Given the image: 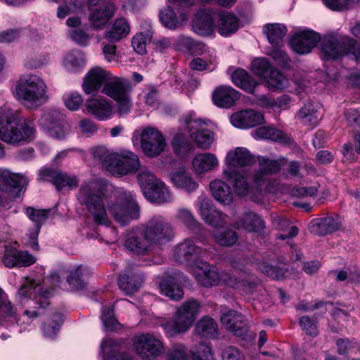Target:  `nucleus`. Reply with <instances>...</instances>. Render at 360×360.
Segmentation results:
<instances>
[{"instance_id":"1","label":"nucleus","mask_w":360,"mask_h":360,"mask_svg":"<svg viewBox=\"0 0 360 360\" xmlns=\"http://www.w3.org/2000/svg\"><path fill=\"white\" fill-rule=\"evenodd\" d=\"M105 190L103 181L90 179L83 182L78 191L79 202L96 224L110 225L109 215L122 226L139 217V207L132 192L122 188L115 189L107 200L106 209L103 200Z\"/></svg>"},{"instance_id":"2","label":"nucleus","mask_w":360,"mask_h":360,"mask_svg":"<svg viewBox=\"0 0 360 360\" xmlns=\"http://www.w3.org/2000/svg\"><path fill=\"white\" fill-rule=\"evenodd\" d=\"M36 134L34 122L20 120V112L7 106L0 108V140L9 144L32 141Z\"/></svg>"},{"instance_id":"3","label":"nucleus","mask_w":360,"mask_h":360,"mask_svg":"<svg viewBox=\"0 0 360 360\" xmlns=\"http://www.w3.org/2000/svg\"><path fill=\"white\" fill-rule=\"evenodd\" d=\"M13 95L22 105L30 110H36L49 101L45 82L40 77L32 74L20 76Z\"/></svg>"},{"instance_id":"4","label":"nucleus","mask_w":360,"mask_h":360,"mask_svg":"<svg viewBox=\"0 0 360 360\" xmlns=\"http://www.w3.org/2000/svg\"><path fill=\"white\" fill-rule=\"evenodd\" d=\"M201 310V304L195 300L191 299L176 308L172 319L161 323V326L169 338L175 337L187 332Z\"/></svg>"},{"instance_id":"5","label":"nucleus","mask_w":360,"mask_h":360,"mask_svg":"<svg viewBox=\"0 0 360 360\" xmlns=\"http://www.w3.org/2000/svg\"><path fill=\"white\" fill-rule=\"evenodd\" d=\"M321 52L326 59L337 60L344 56L352 58L360 57V44L348 37L326 35L321 44Z\"/></svg>"},{"instance_id":"6","label":"nucleus","mask_w":360,"mask_h":360,"mask_svg":"<svg viewBox=\"0 0 360 360\" xmlns=\"http://www.w3.org/2000/svg\"><path fill=\"white\" fill-rule=\"evenodd\" d=\"M20 297H22L20 302L22 304L27 303L28 309H27L24 314L30 319H34L40 314L37 311L35 305H39V308L45 307L49 303L46 300H42L51 294L50 290H43V286L39 281L30 279L22 285L18 291Z\"/></svg>"},{"instance_id":"7","label":"nucleus","mask_w":360,"mask_h":360,"mask_svg":"<svg viewBox=\"0 0 360 360\" xmlns=\"http://www.w3.org/2000/svg\"><path fill=\"white\" fill-rule=\"evenodd\" d=\"M141 226L153 245L167 243L172 240L175 236L171 223L160 215L153 217Z\"/></svg>"},{"instance_id":"8","label":"nucleus","mask_w":360,"mask_h":360,"mask_svg":"<svg viewBox=\"0 0 360 360\" xmlns=\"http://www.w3.org/2000/svg\"><path fill=\"white\" fill-rule=\"evenodd\" d=\"M132 347L136 354L146 360H154L165 352L162 341L150 333L136 336Z\"/></svg>"},{"instance_id":"9","label":"nucleus","mask_w":360,"mask_h":360,"mask_svg":"<svg viewBox=\"0 0 360 360\" xmlns=\"http://www.w3.org/2000/svg\"><path fill=\"white\" fill-rule=\"evenodd\" d=\"M184 122L188 129L191 139L201 148H209L214 141V134L207 128L205 122L195 117L193 113L183 117Z\"/></svg>"},{"instance_id":"10","label":"nucleus","mask_w":360,"mask_h":360,"mask_svg":"<svg viewBox=\"0 0 360 360\" xmlns=\"http://www.w3.org/2000/svg\"><path fill=\"white\" fill-rule=\"evenodd\" d=\"M191 272L195 277L198 283L205 287H211L219 284L227 286V282L224 279V276L231 274V273L226 271L219 273L216 266L202 262H199V264L193 267Z\"/></svg>"},{"instance_id":"11","label":"nucleus","mask_w":360,"mask_h":360,"mask_svg":"<svg viewBox=\"0 0 360 360\" xmlns=\"http://www.w3.org/2000/svg\"><path fill=\"white\" fill-rule=\"evenodd\" d=\"M141 144L146 155L155 158L160 155L166 146L162 133L155 127L145 128L141 134Z\"/></svg>"},{"instance_id":"12","label":"nucleus","mask_w":360,"mask_h":360,"mask_svg":"<svg viewBox=\"0 0 360 360\" xmlns=\"http://www.w3.org/2000/svg\"><path fill=\"white\" fill-rule=\"evenodd\" d=\"M38 179L52 182L58 190H72L78 186L76 176L48 167H43L39 170Z\"/></svg>"},{"instance_id":"13","label":"nucleus","mask_w":360,"mask_h":360,"mask_svg":"<svg viewBox=\"0 0 360 360\" xmlns=\"http://www.w3.org/2000/svg\"><path fill=\"white\" fill-rule=\"evenodd\" d=\"M116 161H112L109 173L115 176H122L136 171L140 162L138 156L129 150L117 153Z\"/></svg>"},{"instance_id":"14","label":"nucleus","mask_w":360,"mask_h":360,"mask_svg":"<svg viewBox=\"0 0 360 360\" xmlns=\"http://www.w3.org/2000/svg\"><path fill=\"white\" fill-rule=\"evenodd\" d=\"M254 162V157L245 148H236L229 151L226 158V165L223 169L224 176L232 177L238 167L250 165Z\"/></svg>"},{"instance_id":"15","label":"nucleus","mask_w":360,"mask_h":360,"mask_svg":"<svg viewBox=\"0 0 360 360\" xmlns=\"http://www.w3.org/2000/svg\"><path fill=\"white\" fill-rule=\"evenodd\" d=\"M41 123L49 134L54 139H64L69 131L67 123L60 118V114L57 111L45 112L41 117Z\"/></svg>"},{"instance_id":"16","label":"nucleus","mask_w":360,"mask_h":360,"mask_svg":"<svg viewBox=\"0 0 360 360\" xmlns=\"http://www.w3.org/2000/svg\"><path fill=\"white\" fill-rule=\"evenodd\" d=\"M111 72L100 67L90 69L83 79L82 88L86 94H94L100 91L109 79Z\"/></svg>"},{"instance_id":"17","label":"nucleus","mask_w":360,"mask_h":360,"mask_svg":"<svg viewBox=\"0 0 360 360\" xmlns=\"http://www.w3.org/2000/svg\"><path fill=\"white\" fill-rule=\"evenodd\" d=\"M200 252L201 249L192 240L186 239L175 248L174 257L177 262L186 264L192 270L199 264L197 257Z\"/></svg>"},{"instance_id":"18","label":"nucleus","mask_w":360,"mask_h":360,"mask_svg":"<svg viewBox=\"0 0 360 360\" xmlns=\"http://www.w3.org/2000/svg\"><path fill=\"white\" fill-rule=\"evenodd\" d=\"M124 246L136 254H143L146 252L153 244L142 226H140L127 232Z\"/></svg>"},{"instance_id":"19","label":"nucleus","mask_w":360,"mask_h":360,"mask_svg":"<svg viewBox=\"0 0 360 360\" xmlns=\"http://www.w3.org/2000/svg\"><path fill=\"white\" fill-rule=\"evenodd\" d=\"M342 223L343 218L339 214H333L313 220L309 228L311 232L319 236H325L339 231Z\"/></svg>"},{"instance_id":"20","label":"nucleus","mask_w":360,"mask_h":360,"mask_svg":"<svg viewBox=\"0 0 360 360\" xmlns=\"http://www.w3.org/2000/svg\"><path fill=\"white\" fill-rule=\"evenodd\" d=\"M320 41V36L310 30L297 32L291 39L292 50L300 54L309 53Z\"/></svg>"},{"instance_id":"21","label":"nucleus","mask_w":360,"mask_h":360,"mask_svg":"<svg viewBox=\"0 0 360 360\" xmlns=\"http://www.w3.org/2000/svg\"><path fill=\"white\" fill-rule=\"evenodd\" d=\"M230 121L237 128L248 129L264 123V117L262 113L249 109L233 113Z\"/></svg>"},{"instance_id":"22","label":"nucleus","mask_w":360,"mask_h":360,"mask_svg":"<svg viewBox=\"0 0 360 360\" xmlns=\"http://www.w3.org/2000/svg\"><path fill=\"white\" fill-rule=\"evenodd\" d=\"M131 82L123 77H119L111 74L108 82L101 89V92L113 100L131 91Z\"/></svg>"},{"instance_id":"23","label":"nucleus","mask_w":360,"mask_h":360,"mask_svg":"<svg viewBox=\"0 0 360 360\" xmlns=\"http://www.w3.org/2000/svg\"><path fill=\"white\" fill-rule=\"evenodd\" d=\"M240 94L231 86H219L212 92V98L215 105L229 108L239 99Z\"/></svg>"},{"instance_id":"24","label":"nucleus","mask_w":360,"mask_h":360,"mask_svg":"<svg viewBox=\"0 0 360 360\" xmlns=\"http://www.w3.org/2000/svg\"><path fill=\"white\" fill-rule=\"evenodd\" d=\"M215 13L209 10L200 11L193 22V31L201 36H210L214 33V18Z\"/></svg>"},{"instance_id":"25","label":"nucleus","mask_w":360,"mask_h":360,"mask_svg":"<svg viewBox=\"0 0 360 360\" xmlns=\"http://www.w3.org/2000/svg\"><path fill=\"white\" fill-rule=\"evenodd\" d=\"M86 108L89 112L99 120H105L111 117L113 107L110 101L105 98H96L86 101Z\"/></svg>"},{"instance_id":"26","label":"nucleus","mask_w":360,"mask_h":360,"mask_svg":"<svg viewBox=\"0 0 360 360\" xmlns=\"http://www.w3.org/2000/svg\"><path fill=\"white\" fill-rule=\"evenodd\" d=\"M159 17L162 25L171 30L183 26L188 20L187 14L185 12L182 11L175 12L174 8L169 6L160 10Z\"/></svg>"},{"instance_id":"27","label":"nucleus","mask_w":360,"mask_h":360,"mask_svg":"<svg viewBox=\"0 0 360 360\" xmlns=\"http://www.w3.org/2000/svg\"><path fill=\"white\" fill-rule=\"evenodd\" d=\"M320 108L319 103L308 101L300 108L296 117L303 125L313 128L321 120Z\"/></svg>"},{"instance_id":"28","label":"nucleus","mask_w":360,"mask_h":360,"mask_svg":"<svg viewBox=\"0 0 360 360\" xmlns=\"http://www.w3.org/2000/svg\"><path fill=\"white\" fill-rule=\"evenodd\" d=\"M115 6L112 2H107L94 9L89 15V21L94 29L102 28L114 15Z\"/></svg>"},{"instance_id":"29","label":"nucleus","mask_w":360,"mask_h":360,"mask_svg":"<svg viewBox=\"0 0 360 360\" xmlns=\"http://www.w3.org/2000/svg\"><path fill=\"white\" fill-rule=\"evenodd\" d=\"M172 184L187 193H193L198 188V184L184 167L179 168L170 175Z\"/></svg>"},{"instance_id":"30","label":"nucleus","mask_w":360,"mask_h":360,"mask_svg":"<svg viewBox=\"0 0 360 360\" xmlns=\"http://www.w3.org/2000/svg\"><path fill=\"white\" fill-rule=\"evenodd\" d=\"M224 279L227 282V287L232 288L246 294L252 293L257 287L256 280L249 274L243 275L240 277H238L232 274H225Z\"/></svg>"},{"instance_id":"31","label":"nucleus","mask_w":360,"mask_h":360,"mask_svg":"<svg viewBox=\"0 0 360 360\" xmlns=\"http://www.w3.org/2000/svg\"><path fill=\"white\" fill-rule=\"evenodd\" d=\"M223 326L236 335L240 336L246 331L247 323L244 316L235 311H229L221 317Z\"/></svg>"},{"instance_id":"32","label":"nucleus","mask_w":360,"mask_h":360,"mask_svg":"<svg viewBox=\"0 0 360 360\" xmlns=\"http://www.w3.org/2000/svg\"><path fill=\"white\" fill-rule=\"evenodd\" d=\"M27 184L28 179L25 176L0 169V190L22 188Z\"/></svg>"},{"instance_id":"33","label":"nucleus","mask_w":360,"mask_h":360,"mask_svg":"<svg viewBox=\"0 0 360 360\" xmlns=\"http://www.w3.org/2000/svg\"><path fill=\"white\" fill-rule=\"evenodd\" d=\"M86 60V56L83 51L73 49L65 56L63 66L68 72L78 73L84 68Z\"/></svg>"},{"instance_id":"34","label":"nucleus","mask_w":360,"mask_h":360,"mask_svg":"<svg viewBox=\"0 0 360 360\" xmlns=\"http://www.w3.org/2000/svg\"><path fill=\"white\" fill-rule=\"evenodd\" d=\"M238 29V20L228 11H223L218 15L217 30L221 36H229L236 32Z\"/></svg>"},{"instance_id":"35","label":"nucleus","mask_w":360,"mask_h":360,"mask_svg":"<svg viewBox=\"0 0 360 360\" xmlns=\"http://www.w3.org/2000/svg\"><path fill=\"white\" fill-rule=\"evenodd\" d=\"M219 164L215 155L210 153L196 155L192 162L193 169L197 174H202L214 169Z\"/></svg>"},{"instance_id":"36","label":"nucleus","mask_w":360,"mask_h":360,"mask_svg":"<svg viewBox=\"0 0 360 360\" xmlns=\"http://www.w3.org/2000/svg\"><path fill=\"white\" fill-rule=\"evenodd\" d=\"M130 32V25L125 18H117L108 29L104 37L111 42H115L126 37Z\"/></svg>"},{"instance_id":"37","label":"nucleus","mask_w":360,"mask_h":360,"mask_svg":"<svg viewBox=\"0 0 360 360\" xmlns=\"http://www.w3.org/2000/svg\"><path fill=\"white\" fill-rule=\"evenodd\" d=\"M210 188L214 198L220 203L228 205L233 202V197L230 187L221 180L211 181Z\"/></svg>"},{"instance_id":"38","label":"nucleus","mask_w":360,"mask_h":360,"mask_svg":"<svg viewBox=\"0 0 360 360\" xmlns=\"http://www.w3.org/2000/svg\"><path fill=\"white\" fill-rule=\"evenodd\" d=\"M237 229H242L250 232H259L264 229V222L257 214L245 212L235 224Z\"/></svg>"},{"instance_id":"39","label":"nucleus","mask_w":360,"mask_h":360,"mask_svg":"<svg viewBox=\"0 0 360 360\" xmlns=\"http://www.w3.org/2000/svg\"><path fill=\"white\" fill-rule=\"evenodd\" d=\"M143 195L150 202L158 204L167 203L172 200L170 192L162 181L143 192Z\"/></svg>"},{"instance_id":"40","label":"nucleus","mask_w":360,"mask_h":360,"mask_svg":"<svg viewBox=\"0 0 360 360\" xmlns=\"http://www.w3.org/2000/svg\"><path fill=\"white\" fill-rule=\"evenodd\" d=\"M17 308L0 288V325L17 320Z\"/></svg>"},{"instance_id":"41","label":"nucleus","mask_w":360,"mask_h":360,"mask_svg":"<svg viewBox=\"0 0 360 360\" xmlns=\"http://www.w3.org/2000/svg\"><path fill=\"white\" fill-rule=\"evenodd\" d=\"M263 32L273 47H281L287 29L281 24H269L264 27Z\"/></svg>"},{"instance_id":"42","label":"nucleus","mask_w":360,"mask_h":360,"mask_svg":"<svg viewBox=\"0 0 360 360\" xmlns=\"http://www.w3.org/2000/svg\"><path fill=\"white\" fill-rule=\"evenodd\" d=\"M233 83L238 87L248 92L253 93L257 82L243 69L238 68L231 75Z\"/></svg>"},{"instance_id":"43","label":"nucleus","mask_w":360,"mask_h":360,"mask_svg":"<svg viewBox=\"0 0 360 360\" xmlns=\"http://www.w3.org/2000/svg\"><path fill=\"white\" fill-rule=\"evenodd\" d=\"M218 328L213 319L205 316L196 324L195 332L197 335L204 337L214 338L217 336Z\"/></svg>"},{"instance_id":"44","label":"nucleus","mask_w":360,"mask_h":360,"mask_svg":"<svg viewBox=\"0 0 360 360\" xmlns=\"http://www.w3.org/2000/svg\"><path fill=\"white\" fill-rule=\"evenodd\" d=\"M162 294L173 300H179L183 297L184 292L174 279L165 278L160 283Z\"/></svg>"},{"instance_id":"45","label":"nucleus","mask_w":360,"mask_h":360,"mask_svg":"<svg viewBox=\"0 0 360 360\" xmlns=\"http://www.w3.org/2000/svg\"><path fill=\"white\" fill-rule=\"evenodd\" d=\"M93 157L101 161L102 167L110 172L112 161H116L117 153L109 151L105 146H96L91 148Z\"/></svg>"},{"instance_id":"46","label":"nucleus","mask_w":360,"mask_h":360,"mask_svg":"<svg viewBox=\"0 0 360 360\" xmlns=\"http://www.w3.org/2000/svg\"><path fill=\"white\" fill-rule=\"evenodd\" d=\"M259 269L267 276L276 280L283 278L288 270L283 262L276 263L274 261H272L271 264L260 263Z\"/></svg>"},{"instance_id":"47","label":"nucleus","mask_w":360,"mask_h":360,"mask_svg":"<svg viewBox=\"0 0 360 360\" xmlns=\"http://www.w3.org/2000/svg\"><path fill=\"white\" fill-rule=\"evenodd\" d=\"M176 222L181 223L191 230L199 229L200 224L190 209L179 207L176 210L174 216Z\"/></svg>"},{"instance_id":"48","label":"nucleus","mask_w":360,"mask_h":360,"mask_svg":"<svg viewBox=\"0 0 360 360\" xmlns=\"http://www.w3.org/2000/svg\"><path fill=\"white\" fill-rule=\"evenodd\" d=\"M26 213L29 219L35 224L36 231L32 238L33 247L37 246V243L34 242L35 237L38 235L41 226L46 221L50 213L49 210H37L33 207H27Z\"/></svg>"},{"instance_id":"49","label":"nucleus","mask_w":360,"mask_h":360,"mask_svg":"<svg viewBox=\"0 0 360 360\" xmlns=\"http://www.w3.org/2000/svg\"><path fill=\"white\" fill-rule=\"evenodd\" d=\"M253 136L255 139H269L274 141H285L287 139L282 131L271 127H262L257 129L253 133Z\"/></svg>"},{"instance_id":"50","label":"nucleus","mask_w":360,"mask_h":360,"mask_svg":"<svg viewBox=\"0 0 360 360\" xmlns=\"http://www.w3.org/2000/svg\"><path fill=\"white\" fill-rule=\"evenodd\" d=\"M142 281L136 275L122 274L118 278L120 288L127 295L136 291L141 285Z\"/></svg>"},{"instance_id":"51","label":"nucleus","mask_w":360,"mask_h":360,"mask_svg":"<svg viewBox=\"0 0 360 360\" xmlns=\"http://www.w3.org/2000/svg\"><path fill=\"white\" fill-rule=\"evenodd\" d=\"M214 241L221 246L229 247L233 245L238 240V234L231 229L215 231L212 233Z\"/></svg>"},{"instance_id":"52","label":"nucleus","mask_w":360,"mask_h":360,"mask_svg":"<svg viewBox=\"0 0 360 360\" xmlns=\"http://www.w3.org/2000/svg\"><path fill=\"white\" fill-rule=\"evenodd\" d=\"M264 80L269 86L276 89H283L288 85L286 77L274 68L270 70Z\"/></svg>"},{"instance_id":"53","label":"nucleus","mask_w":360,"mask_h":360,"mask_svg":"<svg viewBox=\"0 0 360 360\" xmlns=\"http://www.w3.org/2000/svg\"><path fill=\"white\" fill-rule=\"evenodd\" d=\"M63 321V315L61 314H53L43 325L42 329L44 335L49 338H54L58 332Z\"/></svg>"},{"instance_id":"54","label":"nucleus","mask_w":360,"mask_h":360,"mask_svg":"<svg viewBox=\"0 0 360 360\" xmlns=\"http://www.w3.org/2000/svg\"><path fill=\"white\" fill-rule=\"evenodd\" d=\"M200 46V44L185 35H180L173 39V46L175 49L179 51L193 52L195 51Z\"/></svg>"},{"instance_id":"55","label":"nucleus","mask_w":360,"mask_h":360,"mask_svg":"<svg viewBox=\"0 0 360 360\" xmlns=\"http://www.w3.org/2000/svg\"><path fill=\"white\" fill-rule=\"evenodd\" d=\"M138 181L143 193L154 186L161 181L156 178L154 174L146 168H141L137 176Z\"/></svg>"},{"instance_id":"56","label":"nucleus","mask_w":360,"mask_h":360,"mask_svg":"<svg viewBox=\"0 0 360 360\" xmlns=\"http://www.w3.org/2000/svg\"><path fill=\"white\" fill-rule=\"evenodd\" d=\"M189 67L191 70L196 71H213L216 68V58L215 56H210L206 59L195 58L189 63Z\"/></svg>"},{"instance_id":"57","label":"nucleus","mask_w":360,"mask_h":360,"mask_svg":"<svg viewBox=\"0 0 360 360\" xmlns=\"http://www.w3.org/2000/svg\"><path fill=\"white\" fill-rule=\"evenodd\" d=\"M191 354L192 360H214L210 347L203 342L192 348Z\"/></svg>"},{"instance_id":"58","label":"nucleus","mask_w":360,"mask_h":360,"mask_svg":"<svg viewBox=\"0 0 360 360\" xmlns=\"http://www.w3.org/2000/svg\"><path fill=\"white\" fill-rule=\"evenodd\" d=\"M65 107L72 111L77 110L83 103L82 96L77 91L67 92L63 96Z\"/></svg>"},{"instance_id":"59","label":"nucleus","mask_w":360,"mask_h":360,"mask_svg":"<svg viewBox=\"0 0 360 360\" xmlns=\"http://www.w3.org/2000/svg\"><path fill=\"white\" fill-rule=\"evenodd\" d=\"M150 40L151 35L149 33L139 32L133 37L131 45L136 53L144 54L146 53V46Z\"/></svg>"},{"instance_id":"60","label":"nucleus","mask_w":360,"mask_h":360,"mask_svg":"<svg viewBox=\"0 0 360 360\" xmlns=\"http://www.w3.org/2000/svg\"><path fill=\"white\" fill-rule=\"evenodd\" d=\"M101 319L106 330H116L120 328V323L115 318L113 309L111 307L103 309Z\"/></svg>"},{"instance_id":"61","label":"nucleus","mask_w":360,"mask_h":360,"mask_svg":"<svg viewBox=\"0 0 360 360\" xmlns=\"http://www.w3.org/2000/svg\"><path fill=\"white\" fill-rule=\"evenodd\" d=\"M224 178L227 180L233 181V187L238 195H245L248 193L249 191V184L245 176L240 174L238 171H235V174L232 177L229 178L227 176H224Z\"/></svg>"},{"instance_id":"62","label":"nucleus","mask_w":360,"mask_h":360,"mask_svg":"<svg viewBox=\"0 0 360 360\" xmlns=\"http://www.w3.org/2000/svg\"><path fill=\"white\" fill-rule=\"evenodd\" d=\"M273 68L265 58H256L252 63V71L263 79Z\"/></svg>"},{"instance_id":"63","label":"nucleus","mask_w":360,"mask_h":360,"mask_svg":"<svg viewBox=\"0 0 360 360\" xmlns=\"http://www.w3.org/2000/svg\"><path fill=\"white\" fill-rule=\"evenodd\" d=\"M82 8V5L77 0L70 1L58 6L57 10V17L63 19L66 16L77 13Z\"/></svg>"},{"instance_id":"64","label":"nucleus","mask_w":360,"mask_h":360,"mask_svg":"<svg viewBox=\"0 0 360 360\" xmlns=\"http://www.w3.org/2000/svg\"><path fill=\"white\" fill-rule=\"evenodd\" d=\"M168 360H191L187 352V348L183 345H175L167 354Z\"/></svg>"}]
</instances>
